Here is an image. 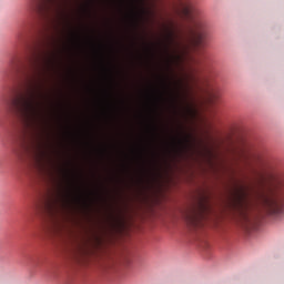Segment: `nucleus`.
Listing matches in <instances>:
<instances>
[{
	"label": "nucleus",
	"instance_id": "1",
	"mask_svg": "<svg viewBox=\"0 0 284 284\" xmlns=\"http://www.w3.org/2000/svg\"><path fill=\"white\" fill-rule=\"evenodd\" d=\"M45 40L40 39L29 47L26 59L13 55L9 62L11 74H24L27 92L19 94L11 101L16 112L31 125H41L43 121V103L41 102V89L39 74L41 63L45 61Z\"/></svg>",
	"mask_w": 284,
	"mask_h": 284
},
{
	"label": "nucleus",
	"instance_id": "5",
	"mask_svg": "<svg viewBox=\"0 0 284 284\" xmlns=\"http://www.w3.org/2000/svg\"><path fill=\"white\" fill-rule=\"evenodd\" d=\"M216 78V71H214V67L210 64H202V83L204 88H206L209 97L211 100L216 99L214 93L211 91L212 81Z\"/></svg>",
	"mask_w": 284,
	"mask_h": 284
},
{
	"label": "nucleus",
	"instance_id": "11",
	"mask_svg": "<svg viewBox=\"0 0 284 284\" xmlns=\"http://www.w3.org/2000/svg\"><path fill=\"white\" fill-rule=\"evenodd\" d=\"M54 206V202L52 200H49L47 203V207L52 209Z\"/></svg>",
	"mask_w": 284,
	"mask_h": 284
},
{
	"label": "nucleus",
	"instance_id": "6",
	"mask_svg": "<svg viewBox=\"0 0 284 284\" xmlns=\"http://www.w3.org/2000/svg\"><path fill=\"white\" fill-rule=\"evenodd\" d=\"M232 205L235 210L243 212V210H247V193L243 191V189L234 191L232 195Z\"/></svg>",
	"mask_w": 284,
	"mask_h": 284
},
{
	"label": "nucleus",
	"instance_id": "13",
	"mask_svg": "<svg viewBox=\"0 0 284 284\" xmlns=\"http://www.w3.org/2000/svg\"><path fill=\"white\" fill-rule=\"evenodd\" d=\"M194 61V63H196V65H201V61H199V60H193Z\"/></svg>",
	"mask_w": 284,
	"mask_h": 284
},
{
	"label": "nucleus",
	"instance_id": "9",
	"mask_svg": "<svg viewBox=\"0 0 284 284\" xmlns=\"http://www.w3.org/2000/svg\"><path fill=\"white\" fill-rule=\"evenodd\" d=\"M72 197V193H65L62 195L63 203H70V199Z\"/></svg>",
	"mask_w": 284,
	"mask_h": 284
},
{
	"label": "nucleus",
	"instance_id": "3",
	"mask_svg": "<svg viewBox=\"0 0 284 284\" xmlns=\"http://www.w3.org/2000/svg\"><path fill=\"white\" fill-rule=\"evenodd\" d=\"M210 212V204H207V201L204 199H201L186 211L184 215L185 221L191 227H202L203 221H205V216H207Z\"/></svg>",
	"mask_w": 284,
	"mask_h": 284
},
{
	"label": "nucleus",
	"instance_id": "8",
	"mask_svg": "<svg viewBox=\"0 0 284 284\" xmlns=\"http://www.w3.org/2000/svg\"><path fill=\"white\" fill-rule=\"evenodd\" d=\"M178 144L181 148H186L187 145H190V138L179 139Z\"/></svg>",
	"mask_w": 284,
	"mask_h": 284
},
{
	"label": "nucleus",
	"instance_id": "4",
	"mask_svg": "<svg viewBox=\"0 0 284 284\" xmlns=\"http://www.w3.org/2000/svg\"><path fill=\"white\" fill-rule=\"evenodd\" d=\"M258 205H261L267 214H272L273 216H278L284 212L283 199L272 190L260 193Z\"/></svg>",
	"mask_w": 284,
	"mask_h": 284
},
{
	"label": "nucleus",
	"instance_id": "2",
	"mask_svg": "<svg viewBox=\"0 0 284 284\" xmlns=\"http://www.w3.org/2000/svg\"><path fill=\"white\" fill-rule=\"evenodd\" d=\"M179 13L182 19L193 23V27L187 29L186 43L181 44V58L187 59L190 52H197L205 45V39H207V31L203 27V23L194 20L199 10L192 3V0H179Z\"/></svg>",
	"mask_w": 284,
	"mask_h": 284
},
{
	"label": "nucleus",
	"instance_id": "12",
	"mask_svg": "<svg viewBox=\"0 0 284 284\" xmlns=\"http://www.w3.org/2000/svg\"><path fill=\"white\" fill-rule=\"evenodd\" d=\"M163 84H164L165 90H170V84H168V82L164 81Z\"/></svg>",
	"mask_w": 284,
	"mask_h": 284
},
{
	"label": "nucleus",
	"instance_id": "10",
	"mask_svg": "<svg viewBox=\"0 0 284 284\" xmlns=\"http://www.w3.org/2000/svg\"><path fill=\"white\" fill-rule=\"evenodd\" d=\"M24 37H26V31H23V30L20 31L19 34H18L19 41H23Z\"/></svg>",
	"mask_w": 284,
	"mask_h": 284
},
{
	"label": "nucleus",
	"instance_id": "7",
	"mask_svg": "<svg viewBox=\"0 0 284 284\" xmlns=\"http://www.w3.org/2000/svg\"><path fill=\"white\" fill-rule=\"evenodd\" d=\"M61 0H29L27 4V10L29 12L41 13L49 4L54 6Z\"/></svg>",
	"mask_w": 284,
	"mask_h": 284
}]
</instances>
